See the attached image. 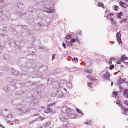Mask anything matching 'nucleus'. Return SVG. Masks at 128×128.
<instances>
[{
	"label": "nucleus",
	"instance_id": "f257e3e1",
	"mask_svg": "<svg viewBox=\"0 0 128 128\" xmlns=\"http://www.w3.org/2000/svg\"><path fill=\"white\" fill-rule=\"evenodd\" d=\"M9 44L10 45L14 47L16 49L18 48V46L17 44H18V42L14 40H10V41Z\"/></svg>",
	"mask_w": 128,
	"mask_h": 128
},
{
	"label": "nucleus",
	"instance_id": "f03ea898",
	"mask_svg": "<svg viewBox=\"0 0 128 128\" xmlns=\"http://www.w3.org/2000/svg\"><path fill=\"white\" fill-rule=\"evenodd\" d=\"M16 14L18 16V15L20 17L23 19H26V14L25 12L20 11L18 12H16Z\"/></svg>",
	"mask_w": 128,
	"mask_h": 128
},
{
	"label": "nucleus",
	"instance_id": "7ed1b4c3",
	"mask_svg": "<svg viewBox=\"0 0 128 128\" xmlns=\"http://www.w3.org/2000/svg\"><path fill=\"white\" fill-rule=\"evenodd\" d=\"M63 112L64 113H68L70 111V109L66 106H64L62 109Z\"/></svg>",
	"mask_w": 128,
	"mask_h": 128
},
{
	"label": "nucleus",
	"instance_id": "20e7f679",
	"mask_svg": "<svg viewBox=\"0 0 128 128\" xmlns=\"http://www.w3.org/2000/svg\"><path fill=\"white\" fill-rule=\"evenodd\" d=\"M110 74L108 72H107L102 77L108 80H109L110 78Z\"/></svg>",
	"mask_w": 128,
	"mask_h": 128
},
{
	"label": "nucleus",
	"instance_id": "39448f33",
	"mask_svg": "<svg viewBox=\"0 0 128 128\" xmlns=\"http://www.w3.org/2000/svg\"><path fill=\"white\" fill-rule=\"evenodd\" d=\"M117 40L119 44L120 43L122 42V40L121 39V34H119L118 32H117L116 34Z\"/></svg>",
	"mask_w": 128,
	"mask_h": 128
},
{
	"label": "nucleus",
	"instance_id": "423d86ee",
	"mask_svg": "<svg viewBox=\"0 0 128 128\" xmlns=\"http://www.w3.org/2000/svg\"><path fill=\"white\" fill-rule=\"evenodd\" d=\"M6 30H1L0 31V34L2 35V36L4 37V38H8V36L6 35H3L6 34Z\"/></svg>",
	"mask_w": 128,
	"mask_h": 128
},
{
	"label": "nucleus",
	"instance_id": "0eeeda50",
	"mask_svg": "<svg viewBox=\"0 0 128 128\" xmlns=\"http://www.w3.org/2000/svg\"><path fill=\"white\" fill-rule=\"evenodd\" d=\"M36 116V115H34V116H32V118L34 119V118H36V119L37 120L38 119L39 120H43L46 119L45 118H43L41 116H40L39 117H38V116H36V117H35Z\"/></svg>",
	"mask_w": 128,
	"mask_h": 128
},
{
	"label": "nucleus",
	"instance_id": "6e6552de",
	"mask_svg": "<svg viewBox=\"0 0 128 128\" xmlns=\"http://www.w3.org/2000/svg\"><path fill=\"white\" fill-rule=\"evenodd\" d=\"M44 25L42 22L38 24L37 26L35 27V29L36 30H39L40 28V26H44Z\"/></svg>",
	"mask_w": 128,
	"mask_h": 128
},
{
	"label": "nucleus",
	"instance_id": "1a4fd4ad",
	"mask_svg": "<svg viewBox=\"0 0 128 128\" xmlns=\"http://www.w3.org/2000/svg\"><path fill=\"white\" fill-rule=\"evenodd\" d=\"M17 6L20 10H22L23 9L24 5L20 3H18L17 4Z\"/></svg>",
	"mask_w": 128,
	"mask_h": 128
},
{
	"label": "nucleus",
	"instance_id": "9d476101",
	"mask_svg": "<svg viewBox=\"0 0 128 128\" xmlns=\"http://www.w3.org/2000/svg\"><path fill=\"white\" fill-rule=\"evenodd\" d=\"M46 8L48 9L46 11V12L48 14L52 13L54 12V10L51 8Z\"/></svg>",
	"mask_w": 128,
	"mask_h": 128
},
{
	"label": "nucleus",
	"instance_id": "9b49d317",
	"mask_svg": "<svg viewBox=\"0 0 128 128\" xmlns=\"http://www.w3.org/2000/svg\"><path fill=\"white\" fill-rule=\"evenodd\" d=\"M46 113L49 114V113H51L52 112V109L50 108H48L46 109V111L45 112Z\"/></svg>",
	"mask_w": 128,
	"mask_h": 128
},
{
	"label": "nucleus",
	"instance_id": "f8f14e48",
	"mask_svg": "<svg viewBox=\"0 0 128 128\" xmlns=\"http://www.w3.org/2000/svg\"><path fill=\"white\" fill-rule=\"evenodd\" d=\"M46 68L43 66L40 67L38 69L39 72H44Z\"/></svg>",
	"mask_w": 128,
	"mask_h": 128
},
{
	"label": "nucleus",
	"instance_id": "ddd939ff",
	"mask_svg": "<svg viewBox=\"0 0 128 128\" xmlns=\"http://www.w3.org/2000/svg\"><path fill=\"white\" fill-rule=\"evenodd\" d=\"M120 6L124 8H126V4L125 3H124L122 2H120Z\"/></svg>",
	"mask_w": 128,
	"mask_h": 128
},
{
	"label": "nucleus",
	"instance_id": "4468645a",
	"mask_svg": "<svg viewBox=\"0 0 128 128\" xmlns=\"http://www.w3.org/2000/svg\"><path fill=\"white\" fill-rule=\"evenodd\" d=\"M2 18L3 20H4V21H6L8 20L7 16L4 14L2 15Z\"/></svg>",
	"mask_w": 128,
	"mask_h": 128
},
{
	"label": "nucleus",
	"instance_id": "2eb2a0df",
	"mask_svg": "<svg viewBox=\"0 0 128 128\" xmlns=\"http://www.w3.org/2000/svg\"><path fill=\"white\" fill-rule=\"evenodd\" d=\"M128 59V58L125 55H123L121 57V60H127Z\"/></svg>",
	"mask_w": 128,
	"mask_h": 128
},
{
	"label": "nucleus",
	"instance_id": "dca6fc26",
	"mask_svg": "<svg viewBox=\"0 0 128 128\" xmlns=\"http://www.w3.org/2000/svg\"><path fill=\"white\" fill-rule=\"evenodd\" d=\"M112 28L114 30H117L118 29L117 26L116 24H113L112 26Z\"/></svg>",
	"mask_w": 128,
	"mask_h": 128
},
{
	"label": "nucleus",
	"instance_id": "f3484780",
	"mask_svg": "<svg viewBox=\"0 0 128 128\" xmlns=\"http://www.w3.org/2000/svg\"><path fill=\"white\" fill-rule=\"evenodd\" d=\"M77 68L75 67H73L71 68L70 70L69 69L68 70L70 72H74L75 71Z\"/></svg>",
	"mask_w": 128,
	"mask_h": 128
},
{
	"label": "nucleus",
	"instance_id": "a211bd4d",
	"mask_svg": "<svg viewBox=\"0 0 128 128\" xmlns=\"http://www.w3.org/2000/svg\"><path fill=\"white\" fill-rule=\"evenodd\" d=\"M97 6L100 7H102V8H103L104 5L102 3L100 2L98 4V5H97Z\"/></svg>",
	"mask_w": 128,
	"mask_h": 128
},
{
	"label": "nucleus",
	"instance_id": "6ab92c4d",
	"mask_svg": "<svg viewBox=\"0 0 128 128\" xmlns=\"http://www.w3.org/2000/svg\"><path fill=\"white\" fill-rule=\"evenodd\" d=\"M114 10L115 11H118L119 10V8L116 5H115L114 6Z\"/></svg>",
	"mask_w": 128,
	"mask_h": 128
},
{
	"label": "nucleus",
	"instance_id": "aec40b11",
	"mask_svg": "<svg viewBox=\"0 0 128 128\" xmlns=\"http://www.w3.org/2000/svg\"><path fill=\"white\" fill-rule=\"evenodd\" d=\"M66 86L69 88H71L72 86V84L70 82L67 84Z\"/></svg>",
	"mask_w": 128,
	"mask_h": 128
},
{
	"label": "nucleus",
	"instance_id": "412c9836",
	"mask_svg": "<svg viewBox=\"0 0 128 128\" xmlns=\"http://www.w3.org/2000/svg\"><path fill=\"white\" fill-rule=\"evenodd\" d=\"M62 93L61 91H59L58 92V94L59 98L62 97Z\"/></svg>",
	"mask_w": 128,
	"mask_h": 128
},
{
	"label": "nucleus",
	"instance_id": "4be33fe9",
	"mask_svg": "<svg viewBox=\"0 0 128 128\" xmlns=\"http://www.w3.org/2000/svg\"><path fill=\"white\" fill-rule=\"evenodd\" d=\"M128 90H125L124 92L123 93V95L125 97H126V96L128 94Z\"/></svg>",
	"mask_w": 128,
	"mask_h": 128
},
{
	"label": "nucleus",
	"instance_id": "5701e85b",
	"mask_svg": "<svg viewBox=\"0 0 128 128\" xmlns=\"http://www.w3.org/2000/svg\"><path fill=\"white\" fill-rule=\"evenodd\" d=\"M61 120L63 122H67L68 119L64 118H60Z\"/></svg>",
	"mask_w": 128,
	"mask_h": 128
},
{
	"label": "nucleus",
	"instance_id": "b1692460",
	"mask_svg": "<svg viewBox=\"0 0 128 128\" xmlns=\"http://www.w3.org/2000/svg\"><path fill=\"white\" fill-rule=\"evenodd\" d=\"M4 58L5 59L7 60L9 58V56L7 54H5L4 56Z\"/></svg>",
	"mask_w": 128,
	"mask_h": 128
},
{
	"label": "nucleus",
	"instance_id": "393cba45",
	"mask_svg": "<svg viewBox=\"0 0 128 128\" xmlns=\"http://www.w3.org/2000/svg\"><path fill=\"white\" fill-rule=\"evenodd\" d=\"M52 79L51 78L48 80L47 81L48 84H50L52 81Z\"/></svg>",
	"mask_w": 128,
	"mask_h": 128
},
{
	"label": "nucleus",
	"instance_id": "a878e982",
	"mask_svg": "<svg viewBox=\"0 0 128 128\" xmlns=\"http://www.w3.org/2000/svg\"><path fill=\"white\" fill-rule=\"evenodd\" d=\"M3 89L6 92H8L9 90L8 87L6 86H4V87Z\"/></svg>",
	"mask_w": 128,
	"mask_h": 128
},
{
	"label": "nucleus",
	"instance_id": "bb28decb",
	"mask_svg": "<svg viewBox=\"0 0 128 128\" xmlns=\"http://www.w3.org/2000/svg\"><path fill=\"white\" fill-rule=\"evenodd\" d=\"M59 70L58 69H56L55 70L54 72V74H58V71Z\"/></svg>",
	"mask_w": 128,
	"mask_h": 128
},
{
	"label": "nucleus",
	"instance_id": "cd10ccee",
	"mask_svg": "<svg viewBox=\"0 0 128 128\" xmlns=\"http://www.w3.org/2000/svg\"><path fill=\"white\" fill-rule=\"evenodd\" d=\"M60 82L61 84L66 83L67 82V81L65 80H60Z\"/></svg>",
	"mask_w": 128,
	"mask_h": 128
},
{
	"label": "nucleus",
	"instance_id": "c85d7f7f",
	"mask_svg": "<svg viewBox=\"0 0 128 128\" xmlns=\"http://www.w3.org/2000/svg\"><path fill=\"white\" fill-rule=\"evenodd\" d=\"M86 72H87V73L90 74L92 73V71L91 70H86Z\"/></svg>",
	"mask_w": 128,
	"mask_h": 128
},
{
	"label": "nucleus",
	"instance_id": "c756f323",
	"mask_svg": "<svg viewBox=\"0 0 128 128\" xmlns=\"http://www.w3.org/2000/svg\"><path fill=\"white\" fill-rule=\"evenodd\" d=\"M119 81L121 84H122V83H123L124 82H125V79L123 80L121 78H120L119 80Z\"/></svg>",
	"mask_w": 128,
	"mask_h": 128
},
{
	"label": "nucleus",
	"instance_id": "7c9ffc66",
	"mask_svg": "<svg viewBox=\"0 0 128 128\" xmlns=\"http://www.w3.org/2000/svg\"><path fill=\"white\" fill-rule=\"evenodd\" d=\"M76 111L77 112L80 114H82V115H83V114L82 112L80 110L78 109H76Z\"/></svg>",
	"mask_w": 128,
	"mask_h": 128
},
{
	"label": "nucleus",
	"instance_id": "2f4dec72",
	"mask_svg": "<svg viewBox=\"0 0 128 128\" xmlns=\"http://www.w3.org/2000/svg\"><path fill=\"white\" fill-rule=\"evenodd\" d=\"M50 124V123L49 122H48L46 124H44V125L43 126H44L45 127H47Z\"/></svg>",
	"mask_w": 128,
	"mask_h": 128
},
{
	"label": "nucleus",
	"instance_id": "473e14b6",
	"mask_svg": "<svg viewBox=\"0 0 128 128\" xmlns=\"http://www.w3.org/2000/svg\"><path fill=\"white\" fill-rule=\"evenodd\" d=\"M114 58H111L110 60L108 62V63L109 64H112V59H114Z\"/></svg>",
	"mask_w": 128,
	"mask_h": 128
},
{
	"label": "nucleus",
	"instance_id": "72a5a7b5",
	"mask_svg": "<svg viewBox=\"0 0 128 128\" xmlns=\"http://www.w3.org/2000/svg\"><path fill=\"white\" fill-rule=\"evenodd\" d=\"M122 15V12L118 14L117 16L118 18H121V16Z\"/></svg>",
	"mask_w": 128,
	"mask_h": 128
},
{
	"label": "nucleus",
	"instance_id": "f704fd0d",
	"mask_svg": "<svg viewBox=\"0 0 128 128\" xmlns=\"http://www.w3.org/2000/svg\"><path fill=\"white\" fill-rule=\"evenodd\" d=\"M72 36L70 35H69L66 36V38L67 40L70 39L72 38Z\"/></svg>",
	"mask_w": 128,
	"mask_h": 128
},
{
	"label": "nucleus",
	"instance_id": "c9c22d12",
	"mask_svg": "<svg viewBox=\"0 0 128 128\" xmlns=\"http://www.w3.org/2000/svg\"><path fill=\"white\" fill-rule=\"evenodd\" d=\"M116 103L119 106H122V105L120 104V100H118L117 101Z\"/></svg>",
	"mask_w": 128,
	"mask_h": 128
},
{
	"label": "nucleus",
	"instance_id": "e433bc0d",
	"mask_svg": "<svg viewBox=\"0 0 128 128\" xmlns=\"http://www.w3.org/2000/svg\"><path fill=\"white\" fill-rule=\"evenodd\" d=\"M12 73L14 76H17L19 74V72H18L15 71L12 72Z\"/></svg>",
	"mask_w": 128,
	"mask_h": 128
},
{
	"label": "nucleus",
	"instance_id": "4c0bfd02",
	"mask_svg": "<svg viewBox=\"0 0 128 128\" xmlns=\"http://www.w3.org/2000/svg\"><path fill=\"white\" fill-rule=\"evenodd\" d=\"M76 39H75L74 38H73L71 40L70 42L74 43L76 41Z\"/></svg>",
	"mask_w": 128,
	"mask_h": 128
},
{
	"label": "nucleus",
	"instance_id": "58836bf2",
	"mask_svg": "<svg viewBox=\"0 0 128 128\" xmlns=\"http://www.w3.org/2000/svg\"><path fill=\"white\" fill-rule=\"evenodd\" d=\"M114 68V65H112L110 67V68L111 70H112Z\"/></svg>",
	"mask_w": 128,
	"mask_h": 128
},
{
	"label": "nucleus",
	"instance_id": "ea45409f",
	"mask_svg": "<svg viewBox=\"0 0 128 128\" xmlns=\"http://www.w3.org/2000/svg\"><path fill=\"white\" fill-rule=\"evenodd\" d=\"M124 112L125 113H126L125 114L126 115H127L128 114H126L127 113H128V109H126L124 110Z\"/></svg>",
	"mask_w": 128,
	"mask_h": 128
},
{
	"label": "nucleus",
	"instance_id": "a19ab883",
	"mask_svg": "<svg viewBox=\"0 0 128 128\" xmlns=\"http://www.w3.org/2000/svg\"><path fill=\"white\" fill-rule=\"evenodd\" d=\"M38 88H40V89H43L44 88V86L42 85H40L37 88V89H38Z\"/></svg>",
	"mask_w": 128,
	"mask_h": 128
},
{
	"label": "nucleus",
	"instance_id": "79ce46f5",
	"mask_svg": "<svg viewBox=\"0 0 128 128\" xmlns=\"http://www.w3.org/2000/svg\"><path fill=\"white\" fill-rule=\"evenodd\" d=\"M72 60H75L76 62H77L78 61V59L77 58H72Z\"/></svg>",
	"mask_w": 128,
	"mask_h": 128
},
{
	"label": "nucleus",
	"instance_id": "37998d69",
	"mask_svg": "<svg viewBox=\"0 0 128 128\" xmlns=\"http://www.w3.org/2000/svg\"><path fill=\"white\" fill-rule=\"evenodd\" d=\"M91 123V122L90 121H87V122H86L85 124H86L90 125Z\"/></svg>",
	"mask_w": 128,
	"mask_h": 128
},
{
	"label": "nucleus",
	"instance_id": "c03bdc74",
	"mask_svg": "<svg viewBox=\"0 0 128 128\" xmlns=\"http://www.w3.org/2000/svg\"><path fill=\"white\" fill-rule=\"evenodd\" d=\"M18 110H20V111H21V112H22V111L24 113H25V114H26L27 113V112H26L27 111H28V110H26V111H22V110L21 109H18Z\"/></svg>",
	"mask_w": 128,
	"mask_h": 128
},
{
	"label": "nucleus",
	"instance_id": "a18cd8bd",
	"mask_svg": "<svg viewBox=\"0 0 128 128\" xmlns=\"http://www.w3.org/2000/svg\"><path fill=\"white\" fill-rule=\"evenodd\" d=\"M22 28L24 29L27 30V29L28 27L26 26H22Z\"/></svg>",
	"mask_w": 128,
	"mask_h": 128
},
{
	"label": "nucleus",
	"instance_id": "49530a36",
	"mask_svg": "<svg viewBox=\"0 0 128 128\" xmlns=\"http://www.w3.org/2000/svg\"><path fill=\"white\" fill-rule=\"evenodd\" d=\"M110 20L111 21V22L112 24H115V22L113 20V18H110Z\"/></svg>",
	"mask_w": 128,
	"mask_h": 128
},
{
	"label": "nucleus",
	"instance_id": "de8ad7c7",
	"mask_svg": "<svg viewBox=\"0 0 128 128\" xmlns=\"http://www.w3.org/2000/svg\"><path fill=\"white\" fill-rule=\"evenodd\" d=\"M28 11L29 12H32V8H30L28 10Z\"/></svg>",
	"mask_w": 128,
	"mask_h": 128
},
{
	"label": "nucleus",
	"instance_id": "09e8293b",
	"mask_svg": "<svg viewBox=\"0 0 128 128\" xmlns=\"http://www.w3.org/2000/svg\"><path fill=\"white\" fill-rule=\"evenodd\" d=\"M118 94V92H114L113 93V94L115 96L117 95Z\"/></svg>",
	"mask_w": 128,
	"mask_h": 128
},
{
	"label": "nucleus",
	"instance_id": "8fccbe9b",
	"mask_svg": "<svg viewBox=\"0 0 128 128\" xmlns=\"http://www.w3.org/2000/svg\"><path fill=\"white\" fill-rule=\"evenodd\" d=\"M12 117L13 116L12 115L10 114L8 116L7 118H12Z\"/></svg>",
	"mask_w": 128,
	"mask_h": 128
},
{
	"label": "nucleus",
	"instance_id": "3c124183",
	"mask_svg": "<svg viewBox=\"0 0 128 128\" xmlns=\"http://www.w3.org/2000/svg\"><path fill=\"white\" fill-rule=\"evenodd\" d=\"M124 103L125 104H126L127 105H128V101L125 100L124 102Z\"/></svg>",
	"mask_w": 128,
	"mask_h": 128
},
{
	"label": "nucleus",
	"instance_id": "603ef678",
	"mask_svg": "<svg viewBox=\"0 0 128 128\" xmlns=\"http://www.w3.org/2000/svg\"><path fill=\"white\" fill-rule=\"evenodd\" d=\"M116 84L117 85H119L121 84L120 83V81L119 80V81H118V82H117L116 83Z\"/></svg>",
	"mask_w": 128,
	"mask_h": 128
},
{
	"label": "nucleus",
	"instance_id": "864d4df0",
	"mask_svg": "<svg viewBox=\"0 0 128 128\" xmlns=\"http://www.w3.org/2000/svg\"><path fill=\"white\" fill-rule=\"evenodd\" d=\"M56 54H54L53 55H52V60H53L54 59V58L55 56H56Z\"/></svg>",
	"mask_w": 128,
	"mask_h": 128
},
{
	"label": "nucleus",
	"instance_id": "5fc2aeb1",
	"mask_svg": "<svg viewBox=\"0 0 128 128\" xmlns=\"http://www.w3.org/2000/svg\"><path fill=\"white\" fill-rule=\"evenodd\" d=\"M88 86H89V87H91V86H90L91 84H92V83H90V82H88Z\"/></svg>",
	"mask_w": 128,
	"mask_h": 128
},
{
	"label": "nucleus",
	"instance_id": "6e6d98bb",
	"mask_svg": "<svg viewBox=\"0 0 128 128\" xmlns=\"http://www.w3.org/2000/svg\"><path fill=\"white\" fill-rule=\"evenodd\" d=\"M0 12L2 14L3 13V11H2V10L1 8H0Z\"/></svg>",
	"mask_w": 128,
	"mask_h": 128
},
{
	"label": "nucleus",
	"instance_id": "4d7b16f0",
	"mask_svg": "<svg viewBox=\"0 0 128 128\" xmlns=\"http://www.w3.org/2000/svg\"><path fill=\"white\" fill-rule=\"evenodd\" d=\"M32 57L34 58H36V56L35 54H32Z\"/></svg>",
	"mask_w": 128,
	"mask_h": 128
},
{
	"label": "nucleus",
	"instance_id": "13d9d810",
	"mask_svg": "<svg viewBox=\"0 0 128 128\" xmlns=\"http://www.w3.org/2000/svg\"><path fill=\"white\" fill-rule=\"evenodd\" d=\"M62 46L65 49L66 48L65 44L64 43L62 44Z\"/></svg>",
	"mask_w": 128,
	"mask_h": 128
},
{
	"label": "nucleus",
	"instance_id": "bf43d9fd",
	"mask_svg": "<svg viewBox=\"0 0 128 128\" xmlns=\"http://www.w3.org/2000/svg\"><path fill=\"white\" fill-rule=\"evenodd\" d=\"M123 62L127 65H128V62L125 61H123Z\"/></svg>",
	"mask_w": 128,
	"mask_h": 128
},
{
	"label": "nucleus",
	"instance_id": "052dcab7",
	"mask_svg": "<svg viewBox=\"0 0 128 128\" xmlns=\"http://www.w3.org/2000/svg\"><path fill=\"white\" fill-rule=\"evenodd\" d=\"M126 19H124L122 20V22H126Z\"/></svg>",
	"mask_w": 128,
	"mask_h": 128
},
{
	"label": "nucleus",
	"instance_id": "680f3d73",
	"mask_svg": "<svg viewBox=\"0 0 128 128\" xmlns=\"http://www.w3.org/2000/svg\"><path fill=\"white\" fill-rule=\"evenodd\" d=\"M113 14L112 13H110V16H112L113 15Z\"/></svg>",
	"mask_w": 128,
	"mask_h": 128
},
{
	"label": "nucleus",
	"instance_id": "e2e57ef3",
	"mask_svg": "<svg viewBox=\"0 0 128 128\" xmlns=\"http://www.w3.org/2000/svg\"><path fill=\"white\" fill-rule=\"evenodd\" d=\"M52 105H53V104H49L48 105V107L49 108L51 106H52Z\"/></svg>",
	"mask_w": 128,
	"mask_h": 128
},
{
	"label": "nucleus",
	"instance_id": "0e129e2a",
	"mask_svg": "<svg viewBox=\"0 0 128 128\" xmlns=\"http://www.w3.org/2000/svg\"><path fill=\"white\" fill-rule=\"evenodd\" d=\"M116 63L118 64H120L121 63V62L120 61H119L118 62H117Z\"/></svg>",
	"mask_w": 128,
	"mask_h": 128
},
{
	"label": "nucleus",
	"instance_id": "69168bd1",
	"mask_svg": "<svg viewBox=\"0 0 128 128\" xmlns=\"http://www.w3.org/2000/svg\"><path fill=\"white\" fill-rule=\"evenodd\" d=\"M122 108L123 110L124 111V110L126 109V108H125L124 107H123L122 106Z\"/></svg>",
	"mask_w": 128,
	"mask_h": 128
},
{
	"label": "nucleus",
	"instance_id": "338daca9",
	"mask_svg": "<svg viewBox=\"0 0 128 128\" xmlns=\"http://www.w3.org/2000/svg\"><path fill=\"white\" fill-rule=\"evenodd\" d=\"M68 116H69V118H72V116H71L70 115H68Z\"/></svg>",
	"mask_w": 128,
	"mask_h": 128
},
{
	"label": "nucleus",
	"instance_id": "774afa93",
	"mask_svg": "<svg viewBox=\"0 0 128 128\" xmlns=\"http://www.w3.org/2000/svg\"><path fill=\"white\" fill-rule=\"evenodd\" d=\"M41 108H42V109H44L45 108V107H44L43 106H42L41 107Z\"/></svg>",
	"mask_w": 128,
	"mask_h": 128
}]
</instances>
